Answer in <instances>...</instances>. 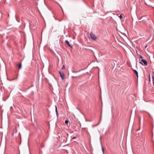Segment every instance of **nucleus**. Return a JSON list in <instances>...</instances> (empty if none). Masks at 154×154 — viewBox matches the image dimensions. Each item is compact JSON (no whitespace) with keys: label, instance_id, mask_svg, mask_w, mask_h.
<instances>
[{"label":"nucleus","instance_id":"obj_1","mask_svg":"<svg viewBox=\"0 0 154 154\" xmlns=\"http://www.w3.org/2000/svg\"><path fill=\"white\" fill-rule=\"evenodd\" d=\"M90 35L91 38L93 40H95L97 38V37L92 32H91L90 33Z\"/></svg>","mask_w":154,"mask_h":154},{"label":"nucleus","instance_id":"obj_2","mask_svg":"<svg viewBox=\"0 0 154 154\" xmlns=\"http://www.w3.org/2000/svg\"><path fill=\"white\" fill-rule=\"evenodd\" d=\"M141 61L140 62V63L145 66L147 65V62L146 60L142 59Z\"/></svg>","mask_w":154,"mask_h":154},{"label":"nucleus","instance_id":"obj_3","mask_svg":"<svg viewBox=\"0 0 154 154\" xmlns=\"http://www.w3.org/2000/svg\"><path fill=\"white\" fill-rule=\"evenodd\" d=\"M59 73L62 80H63L65 77V75L63 73V72H61L60 71H59Z\"/></svg>","mask_w":154,"mask_h":154},{"label":"nucleus","instance_id":"obj_4","mask_svg":"<svg viewBox=\"0 0 154 154\" xmlns=\"http://www.w3.org/2000/svg\"><path fill=\"white\" fill-rule=\"evenodd\" d=\"M65 42L67 44V45L69 47H70L71 48H72L73 47L72 46L70 45L69 44V42L67 40H66L65 41Z\"/></svg>","mask_w":154,"mask_h":154},{"label":"nucleus","instance_id":"obj_5","mask_svg":"<svg viewBox=\"0 0 154 154\" xmlns=\"http://www.w3.org/2000/svg\"><path fill=\"white\" fill-rule=\"evenodd\" d=\"M133 71H134V72L136 74V75L137 76V78H138V73L137 72L136 70L134 69Z\"/></svg>","mask_w":154,"mask_h":154},{"label":"nucleus","instance_id":"obj_6","mask_svg":"<svg viewBox=\"0 0 154 154\" xmlns=\"http://www.w3.org/2000/svg\"><path fill=\"white\" fill-rule=\"evenodd\" d=\"M17 67H21L22 65L21 63H18L17 64Z\"/></svg>","mask_w":154,"mask_h":154},{"label":"nucleus","instance_id":"obj_7","mask_svg":"<svg viewBox=\"0 0 154 154\" xmlns=\"http://www.w3.org/2000/svg\"><path fill=\"white\" fill-rule=\"evenodd\" d=\"M55 108H56V112L57 115H58V112L57 111V106H55Z\"/></svg>","mask_w":154,"mask_h":154},{"label":"nucleus","instance_id":"obj_8","mask_svg":"<svg viewBox=\"0 0 154 154\" xmlns=\"http://www.w3.org/2000/svg\"><path fill=\"white\" fill-rule=\"evenodd\" d=\"M69 122V121L68 120H66L65 121V123L66 124H67L68 122Z\"/></svg>","mask_w":154,"mask_h":154},{"label":"nucleus","instance_id":"obj_9","mask_svg":"<svg viewBox=\"0 0 154 154\" xmlns=\"http://www.w3.org/2000/svg\"><path fill=\"white\" fill-rule=\"evenodd\" d=\"M102 152H103V153L104 154V149H103V148L102 147Z\"/></svg>","mask_w":154,"mask_h":154},{"label":"nucleus","instance_id":"obj_10","mask_svg":"<svg viewBox=\"0 0 154 154\" xmlns=\"http://www.w3.org/2000/svg\"><path fill=\"white\" fill-rule=\"evenodd\" d=\"M152 73L153 74V75L152 76V78L154 80V72H153Z\"/></svg>","mask_w":154,"mask_h":154},{"label":"nucleus","instance_id":"obj_11","mask_svg":"<svg viewBox=\"0 0 154 154\" xmlns=\"http://www.w3.org/2000/svg\"><path fill=\"white\" fill-rule=\"evenodd\" d=\"M119 17L120 18V19H122V15H121L119 16Z\"/></svg>","mask_w":154,"mask_h":154},{"label":"nucleus","instance_id":"obj_12","mask_svg":"<svg viewBox=\"0 0 154 154\" xmlns=\"http://www.w3.org/2000/svg\"><path fill=\"white\" fill-rule=\"evenodd\" d=\"M73 116L75 119L76 118L74 114H73Z\"/></svg>","mask_w":154,"mask_h":154},{"label":"nucleus","instance_id":"obj_13","mask_svg":"<svg viewBox=\"0 0 154 154\" xmlns=\"http://www.w3.org/2000/svg\"><path fill=\"white\" fill-rule=\"evenodd\" d=\"M140 58H141V59H142L143 58V57H142L141 56V55H140Z\"/></svg>","mask_w":154,"mask_h":154},{"label":"nucleus","instance_id":"obj_14","mask_svg":"<svg viewBox=\"0 0 154 154\" xmlns=\"http://www.w3.org/2000/svg\"><path fill=\"white\" fill-rule=\"evenodd\" d=\"M76 138V137H74L72 138V139H75Z\"/></svg>","mask_w":154,"mask_h":154},{"label":"nucleus","instance_id":"obj_15","mask_svg":"<svg viewBox=\"0 0 154 154\" xmlns=\"http://www.w3.org/2000/svg\"><path fill=\"white\" fill-rule=\"evenodd\" d=\"M62 67H65V66L64 65H63V66H62Z\"/></svg>","mask_w":154,"mask_h":154},{"label":"nucleus","instance_id":"obj_16","mask_svg":"<svg viewBox=\"0 0 154 154\" xmlns=\"http://www.w3.org/2000/svg\"><path fill=\"white\" fill-rule=\"evenodd\" d=\"M19 135H20V137H21V135H20V133H19Z\"/></svg>","mask_w":154,"mask_h":154},{"label":"nucleus","instance_id":"obj_17","mask_svg":"<svg viewBox=\"0 0 154 154\" xmlns=\"http://www.w3.org/2000/svg\"><path fill=\"white\" fill-rule=\"evenodd\" d=\"M149 79L150 80V75H149Z\"/></svg>","mask_w":154,"mask_h":154},{"label":"nucleus","instance_id":"obj_18","mask_svg":"<svg viewBox=\"0 0 154 154\" xmlns=\"http://www.w3.org/2000/svg\"><path fill=\"white\" fill-rule=\"evenodd\" d=\"M153 85H154V82H153Z\"/></svg>","mask_w":154,"mask_h":154},{"label":"nucleus","instance_id":"obj_19","mask_svg":"<svg viewBox=\"0 0 154 154\" xmlns=\"http://www.w3.org/2000/svg\"><path fill=\"white\" fill-rule=\"evenodd\" d=\"M17 20V21L18 22H19V21H18V20Z\"/></svg>","mask_w":154,"mask_h":154},{"label":"nucleus","instance_id":"obj_20","mask_svg":"<svg viewBox=\"0 0 154 154\" xmlns=\"http://www.w3.org/2000/svg\"><path fill=\"white\" fill-rule=\"evenodd\" d=\"M64 68H62V69H64Z\"/></svg>","mask_w":154,"mask_h":154}]
</instances>
